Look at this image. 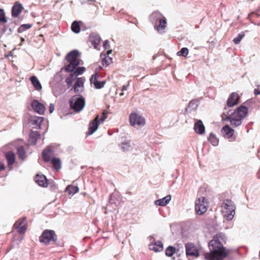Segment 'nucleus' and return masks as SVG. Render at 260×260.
<instances>
[{"label":"nucleus","instance_id":"obj_1","mask_svg":"<svg viewBox=\"0 0 260 260\" xmlns=\"http://www.w3.org/2000/svg\"><path fill=\"white\" fill-rule=\"evenodd\" d=\"M223 216L228 221L232 220L235 215L236 206L231 200H224L221 205Z\"/></svg>","mask_w":260,"mask_h":260},{"label":"nucleus","instance_id":"obj_2","mask_svg":"<svg viewBox=\"0 0 260 260\" xmlns=\"http://www.w3.org/2000/svg\"><path fill=\"white\" fill-rule=\"evenodd\" d=\"M79 52L74 50L70 52L66 56V59L69 64L64 67L67 72H74L76 67L80 64V60L78 59Z\"/></svg>","mask_w":260,"mask_h":260},{"label":"nucleus","instance_id":"obj_3","mask_svg":"<svg viewBox=\"0 0 260 260\" xmlns=\"http://www.w3.org/2000/svg\"><path fill=\"white\" fill-rule=\"evenodd\" d=\"M210 248V252L206 253L205 257L207 260H221L225 258L230 252V250L226 249L223 246L222 248L216 249Z\"/></svg>","mask_w":260,"mask_h":260},{"label":"nucleus","instance_id":"obj_4","mask_svg":"<svg viewBox=\"0 0 260 260\" xmlns=\"http://www.w3.org/2000/svg\"><path fill=\"white\" fill-rule=\"evenodd\" d=\"M71 108L78 113L80 112L85 106V99L80 95H74L70 100Z\"/></svg>","mask_w":260,"mask_h":260},{"label":"nucleus","instance_id":"obj_5","mask_svg":"<svg viewBox=\"0 0 260 260\" xmlns=\"http://www.w3.org/2000/svg\"><path fill=\"white\" fill-rule=\"evenodd\" d=\"M226 237L223 233H220L216 234L209 243V247L212 248V249H216L222 248L223 244L225 243Z\"/></svg>","mask_w":260,"mask_h":260},{"label":"nucleus","instance_id":"obj_6","mask_svg":"<svg viewBox=\"0 0 260 260\" xmlns=\"http://www.w3.org/2000/svg\"><path fill=\"white\" fill-rule=\"evenodd\" d=\"M57 236L53 230H45L40 237V241L45 244H49L51 241H56Z\"/></svg>","mask_w":260,"mask_h":260},{"label":"nucleus","instance_id":"obj_7","mask_svg":"<svg viewBox=\"0 0 260 260\" xmlns=\"http://www.w3.org/2000/svg\"><path fill=\"white\" fill-rule=\"evenodd\" d=\"M131 125L135 127L143 126L145 124V119L141 115L136 113H131L129 115Z\"/></svg>","mask_w":260,"mask_h":260},{"label":"nucleus","instance_id":"obj_8","mask_svg":"<svg viewBox=\"0 0 260 260\" xmlns=\"http://www.w3.org/2000/svg\"><path fill=\"white\" fill-rule=\"evenodd\" d=\"M208 203L205 197L199 198L196 202L195 210L199 215H202L207 209Z\"/></svg>","mask_w":260,"mask_h":260},{"label":"nucleus","instance_id":"obj_9","mask_svg":"<svg viewBox=\"0 0 260 260\" xmlns=\"http://www.w3.org/2000/svg\"><path fill=\"white\" fill-rule=\"evenodd\" d=\"M243 120L231 111L228 112V115L225 118H222L223 121L230 120L231 124L234 127L241 125Z\"/></svg>","mask_w":260,"mask_h":260},{"label":"nucleus","instance_id":"obj_10","mask_svg":"<svg viewBox=\"0 0 260 260\" xmlns=\"http://www.w3.org/2000/svg\"><path fill=\"white\" fill-rule=\"evenodd\" d=\"M14 227L16 230H17V232L19 233H25L27 230L26 217H24L22 219H20L17 221L15 223Z\"/></svg>","mask_w":260,"mask_h":260},{"label":"nucleus","instance_id":"obj_11","mask_svg":"<svg viewBox=\"0 0 260 260\" xmlns=\"http://www.w3.org/2000/svg\"><path fill=\"white\" fill-rule=\"evenodd\" d=\"M221 133L222 136L228 139L230 141H233L235 140L233 137L234 131L229 125L227 124L224 126L221 129Z\"/></svg>","mask_w":260,"mask_h":260},{"label":"nucleus","instance_id":"obj_12","mask_svg":"<svg viewBox=\"0 0 260 260\" xmlns=\"http://www.w3.org/2000/svg\"><path fill=\"white\" fill-rule=\"evenodd\" d=\"M185 250L186 255L188 256H199V252L198 249L194 245L191 243H188L185 244Z\"/></svg>","mask_w":260,"mask_h":260},{"label":"nucleus","instance_id":"obj_13","mask_svg":"<svg viewBox=\"0 0 260 260\" xmlns=\"http://www.w3.org/2000/svg\"><path fill=\"white\" fill-rule=\"evenodd\" d=\"M44 120L43 117H39L36 116H30L29 119V121L30 125L33 128H41V123Z\"/></svg>","mask_w":260,"mask_h":260},{"label":"nucleus","instance_id":"obj_14","mask_svg":"<svg viewBox=\"0 0 260 260\" xmlns=\"http://www.w3.org/2000/svg\"><path fill=\"white\" fill-rule=\"evenodd\" d=\"M33 110L40 114H43L45 111L44 105L37 100H34L31 103Z\"/></svg>","mask_w":260,"mask_h":260},{"label":"nucleus","instance_id":"obj_15","mask_svg":"<svg viewBox=\"0 0 260 260\" xmlns=\"http://www.w3.org/2000/svg\"><path fill=\"white\" fill-rule=\"evenodd\" d=\"M158 25L156 24L154 25L155 29L160 34H162L165 32V29L167 27V20L164 17L161 19V21H159L157 22Z\"/></svg>","mask_w":260,"mask_h":260},{"label":"nucleus","instance_id":"obj_16","mask_svg":"<svg viewBox=\"0 0 260 260\" xmlns=\"http://www.w3.org/2000/svg\"><path fill=\"white\" fill-rule=\"evenodd\" d=\"M100 122H99V116H97L95 119L91 121L89 125L88 134L92 135L98 129Z\"/></svg>","mask_w":260,"mask_h":260},{"label":"nucleus","instance_id":"obj_17","mask_svg":"<svg viewBox=\"0 0 260 260\" xmlns=\"http://www.w3.org/2000/svg\"><path fill=\"white\" fill-rule=\"evenodd\" d=\"M248 110L246 107L244 106H241L237 108L236 110H235L233 113L244 119L248 114Z\"/></svg>","mask_w":260,"mask_h":260},{"label":"nucleus","instance_id":"obj_18","mask_svg":"<svg viewBox=\"0 0 260 260\" xmlns=\"http://www.w3.org/2000/svg\"><path fill=\"white\" fill-rule=\"evenodd\" d=\"M120 149L124 152L132 150L134 146V144L131 141L125 140L119 144Z\"/></svg>","mask_w":260,"mask_h":260},{"label":"nucleus","instance_id":"obj_19","mask_svg":"<svg viewBox=\"0 0 260 260\" xmlns=\"http://www.w3.org/2000/svg\"><path fill=\"white\" fill-rule=\"evenodd\" d=\"M164 17V16L160 13L158 11H155L150 15L149 19L154 26L159 21H161V19Z\"/></svg>","mask_w":260,"mask_h":260},{"label":"nucleus","instance_id":"obj_20","mask_svg":"<svg viewBox=\"0 0 260 260\" xmlns=\"http://www.w3.org/2000/svg\"><path fill=\"white\" fill-rule=\"evenodd\" d=\"M239 99V95L236 92L232 93L228 100L227 105L229 107H231L235 106L238 103Z\"/></svg>","mask_w":260,"mask_h":260},{"label":"nucleus","instance_id":"obj_21","mask_svg":"<svg viewBox=\"0 0 260 260\" xmlns=\"http://www.w3.org/2000/svg\"><path fill=\"white\" fill-rule=\"evenodd\" d=\"M194 132L199 135H202L205 133V127L201 120H198L194 123L193 127Z\"/></svg>","mask_w":260,"mask_h":260},{"label":"nucleus","instance_id":"obj_22","mask_svg":"<svg viewBox=\"0 0 260 260\" xmlns=\"http://www.w3.org/2000/svg\"><path fill=\"white\" fill-rule=\"evenodd\" d=\"M84 81L83 78H77L74 87L75 92L80 93L83 91Z\"/></svg>","mask_w":260,"mask_h":260},{"label":"nucleus","instance_id":"obj_23","mask_svg":"<svg viewBox=\"0 0 260 260\" xmlns=\"http://www.w3.org/2000/svg\"><path fill=\"white\" fill-rule=\"evenodd\" d=\"M6 158L8 163V167L10 170H12L13 164L16 159L15 153L12 151H9L6 154Z\"/></svg>","mask_w":260,"mask_h":260},{"label":"nucleus","instance_id":"obj_24","mask_svg":"<svg viewBox=\"0 0 260 260\" xmlns=\"http://www.w3.org/2000/svg\"><path fill=\"white\" fill-rule=\"evenodd\" d=\"M23 6L19 2H17L15 3L12 8V16L13 17H17L21 12Z\"/></svg>","mask_w":260,"mask_h":260},{"label":"nucleus","instance_id":"obj_25","mask_svg":"<svg viewBox=\"0 0 260 260\" xmlns=\"http://www.w3.org/2000/svg\"><path fill=\"white\" fill-rule=\"evenodd\" d=\"M35 181L39 186L46 187L47 185V178L44 175H37Z\"/></svg>","mask_w":260,"mask_h":260},{"label":"nucleus","instance_id":"obj_26","mask_svg":"<svg viewBox=\"0 0 260 260\" xmlns=\"http://www.w3.org/2000/svg\"><path fill=\"white\" fill-rule=\"evenodd\" d=\"M40 134L36 131H31L29 134L28 142L31 145H35L37 140L40 137Z\"/></svg>","mask_w":260,"mask_h":260},{"label":"nucleus","instance_id":"obj_27","mask_svg":"<svg viewBox=\"0 0 260 260\" xmlns=\"http://www.w3.org/2000/svg\"><path fill=\"white\" fill-rule=\"evenodd\" d=\"M149 248L150 250H153L155 252H159L163 249V244L160 241H158L149 244Z\"/></svg>","mask_w":260,"mask_h":260},{"label":"nucleus","instance_id":"obj_28","mask_svg":"<svg viewBox=\"0 0 260 260\" xmlns=\"http://www.w3.org/2000/svg\"><path fill=\"white\" fill-rule=\"evenodd\" d=\"M171 200V195H168L162 199H160L155 201V205L156 206H165L168 204H169V203L170 202Z\"/></svg>","mask_w":260,"mask_h":260},{"label":"nucleus","instance_id":"obj_29","mask_svg":"<svg viewBox=\"0 0 260 260\" xmlns=\"http://www.w3.org/2000/svg\"><path fill=\"white\" fill-rule=\"evenodd\" d=\"M101 37L98 34H92L90 36V40L95 49H97L101 42Z\"/></svg>","mask_w":260,"mask_h":260},{"label":"nucleus","instance_id":"obj_30","mask_svg":"<svg viewBox=\"0 0 260 260\" xmlns=\"http://www.w3.org/2000/svg\"><path fill=\"white\" fill-rule=\"evenodd\" d=\"M52 155V151L49 148L44 150L42 153V157L45 162L49 161Z\"/></svg>","mask_w":260,"mask_h":260},{"label":"nucleus","instance_id":"obj_31","mask_svg":"<svg viewBox=\"0 0 260 260\" xmlns=\"http://www.w3.org/2000/svg\"><path fill=\"white\" fill-rule=\"evenodd\" d=\"M30 80L31 82V83L33 85L34 87L36 90L40 91L42 89V85L40 81L36 76H33L31 77L30 78Z\"/></svg>","mask_w":260,"mask_h":260},{"label":"nucleus","instance_id":"obj_32","mask_svg":"<svg viewBox=\"0 0 260 260\" xmlns=\"http://www.w3.org/2000/svg\"><path fill=\"white\" fill-rule=\"evenodd\" d=\"M208 141L213 146H216L218 145L219 140L216 136L212 133H210L208 138Z\"/></svg>","mask_w":260,"mask_h":260},{"label":"nucleus","instance_id":"obj_33","mask_svg":"<svg viewBox=\"0 0 260 260\" xmlns=\"http://www.w3.org/2000/svg\"><path fill=\"white\" fill-rule=\"evenodd\" d=\"M65 191L68 192L69 194L74 195L79 191V188L76 186L68 185Z\"/></svg>","mask_w":260,"mask_h":260},{"label":"nucleus","instance_id":"obj_34","mask_svg":"<svg viewBox=\"0 0 260 260\" xmlns=\"http://www.w3.org/2000/svg\"><path fill=\"white\" fill-rule=\"evenodd\" d=\"M51 164L54 168L56 170H58L61 168V161L58 158H53L51 159Z\"/></svg>","mask_w":260,"mask_h":260},{"label":"nucleus","instance_id":"obj_35","mask_svg":"<svg viewBox=\"0 0 260 260\" xmlns=\"http://www.w3.org/2000/svg\"><path fill=\"white\" fill-rule=\"evenodd\" d=\"M71 29L76 34L79 33L81 30V27L79 22L77 21H74L72 24Z\"/></svg>","mask_w":260,"mask_h":260},{"label":"nucleus","instance_id":"obj_36","mask_svg":"<svg viewBox=\"0 0 260 260\" xmlns=\"http://www.w3.org/2000/svg\"><path fill=\"white\" fill-rule=\"evenodd\" d=\"M76 77L77 76L73 73H71L70 75L66 78V82L68 85L69 88L70 86L72 85L73 81L76 79Z\"/></svg>","mask_w":260,"mask_h":260},{"label":"nucleus","instance_id":"obj_37","mask_svg":"<svg viewBox=\"0 0 260 260\" xmlns=\"http://www.w3.org/2000/svg\"><path fill=\"white\" fill-rule=\"evenodd\" d=\"M17 153L20 159L23 160L25 157V151L23 147H19L17 148Z\"/></svg>","mask_w":260,"mask_h":260},{"label":"nucleus","instance_id":"obj_38","mask_svg":"<svg viewBox=\"0 0 260 260\" xmlns=\"http://www.w3.org/2000/svg\"><path fill=\"white\" fill-rule=\"evenodd\" d=\"M32 26V24H24L21 25L18 29V32L19 33H21L30 28Z\"/></svg>","mask_w":260,"mask_h":260},{"label":"nucleus","instance_id":"obj_39","mask_svg":"<svg viewBox=\"0 0 260 260\" xmlns=\"http://www.w3.org/2000/svg\"><path fill=\"white\" fill-rule=\"evenodd\" d=\"M175 251L176 249L174 247L169 246L166 250V254L168 256L171 257L175 253Z\"/></svg>","mask_w":260,"mask_h":260},{"label":"nucleus","instance_id":"obj_40","mask_svg":"<svg viewBox=\"0 0 260 260\" xmlns=\"http://www.w3.org/2000/svg\"><path fill=\"white\" fill-rule=\"evenodd\" d=\"M106 83L105 81H99L98 80H96L95 82L92 83L91 84H93L94 87L96 89H101L102 88Z\"/></svg>","mask_w":260,"mask_h":260},{"label":"nucleus","instance_id":"obj_41","mask_svg":"<svg viewBox=\"0 0 260 260\" xmlns=\"http://www.w3.org/2000/svg\"><path fill=\"white\" fill-rule=\"evenodd\" d=\"M188 49L186 47H183L177 53V55L179 56L186 57L188 54Z\"/></svg>","mask_w":260,"mask_h":260},{"label":"nucleus","instance_id":"obj_42","mask_svg":"<svg viewBox=\"0 0 260 260\" xmlns=\"http://www.w3.org/2000/svg\"><path fill=\"white\" fill-rule=\"evenodd\" d=\"M245 36V34L244 32H241L238 35L237 37L233 39V42L235 44H238L240 43L241 40L244 38Z\"/></svg>","mask_w":260,"mask_h":260},{"label":"nucleus","instance_id":"obj_43","mask_svg":"<svg viewBox=\"0 0 260 260\" xmlns=\"http://www.w3.org/2000/svg\"><path fill=\"white\" fill-rule=\"evenodd\" d=\"M198 106V102L197 100L191 101L188 104V108L191 110H196Z\"/></svg>","mask_w":260,"mask_h":260},{"label":"nucleus","instance_id":"obj_44","mask_svg":"<svg viewBox=\"0 0 260 260\" xmlns=\"http://www.w3.org/2000/svg\"><path fill=\"white\" fill-rule=\"evenodd\" d=\"M85 70L84 67H76L73 73L76 76L82 74Z\"/></svg>","mask_w":260,"mask_h":260},{"label":"nucleus","instance_id":"obj_45","mask_svg":"<svg viewBox=\"0 0 260 260\" xmlns=\"http://www.w3.org/2000/svg\"><path fill=\"white\" fill-rule=\"evenodd\" d=\"M112 62V58L110 57H105L102 59L103 66H108Z\"/></svg>","mask_w":260,"mask_h":260},{"label":"nucleus","instance_id":"obj_46","mask_svg":"<svg viewBox=\"0 0 260 260\" xmlns=\"http://www.w3.org/2000/svg\"><path fill=\"white\" fill-rule=\"evenodd\" d=\"M0 21L4 23L7 22L4 10L2 9H0Z\"/></svg>","mask_w":260,"mask_h":260},{"label":"nucleus","instance_id":"obj_47","mask_svg":"<svg viewBox=\"0 0 260 260\" xmlns=\"http://www.w3.org/2000/svg\"><path fill=\"white\" fill-rule=\"evenodd\" d=\"M98 78L99 75L97 73H95V74H93L91 76V78L90 79L91 83L95 82L96 80H98Z\"/></svg>","mask_w":260,"mask_h":260},{"label":"nucleus","instance_id":"obj_48","mask_svg":"<svg viewBox=\"0 0 260 260\" xmlns=\"http://www.w3.org/2000/svg\"><path fill=\"white\" fill-rule=\"evenodd\" d=\"M106 118H107L106 114L105 112H104V113H103L102 116L100 117L99 122H100V123H101L103 122Z\"/></svg>","mask_w":260,"mask_h":260},{"label":"nucleus","instance_id":"obj_49","mask_svg":"<svg viewBox=\"0 0 260 260\" xmlns=\"http://www.w3.org/2000/svg\"><path fill=\"white\" fill-rule=\"evenodd\" d=\"M256 87L254 90V93L256 96L260 94V85H256Z\"/></svg>","mask_w":260,"mask_h":260},{"label":"nucleus","instance_id":"obj_50","mask_svg":"<svg viewBox=\"0 0 260 260\" xmlns=\"http://www.w3.org/2000/svg\"><path fill=\"white\" fill-rule=\"evenodd\" d=\"M50 113H52L54 110V106L53 104H50L49 109Z\"/></svg>","mask_w":260,"mask_h":260},{"label":"nucleus","instance_id":"obj_51","mask_svg":"<svg viewBox=\"0 0 260 260\" xmlns=\"http://www.w3.org/2000/svg\"><path fill=\"white\" fill-rule=\"evenodd\" d=\"M5 169V166L3 162L0 161V172Z\"/></svg>","mask_w":260,"mask_h":260},{"label":"nucleus","instance_id":"obj_52","mask_svg":"<svg viewBox=\"0 0 260 260\" xmlns=\"http://www.w3.org/2000/svg\"><path fill=\"white\" fill-rule=\"evenodd\" d=\"M128 86H129V83H128V84H126V85H123V86H122V89H121V90H122V91H125V90H126L127 89V88H128Z\"/></svg>","mask_w":260,"mask_h":260},{"label":"nucleus","instance_id":"obj_53","mask_svg":"<svg viewBox=\"0 0 260 260\" xmlns=\"http://www.w3.org/2000/svg\"><path fill=\"white\" fill-rule=\"evenodd\" d=\"M108 43H109L108 40H106L104 42L103 47L105 48V49L107 48V46L108 45Z\"/></svg>","mask_w":260,"mask_h":260},{"label":"nucleus","instance_id":"obj_54","mask_svg":"<svg viewBox=\"0 0 260 260\" xmlns=\"http://www.w3.org/2000/svg\"><path fill=\"white\" fill-rule=\"evenodd\" d=\"M257 177L258 179H260V170L257 173Z\"/></svg>","mask_w":260,"mask_h":260},{"label":"nucleus","instance_id":"obj_55","mask_svg":"<svg viewBox=\"0 0 260 260\" xmlns=\"http://www.w3.org/2000/svg\"><path fill=\"white\" fill-rule=\"evenodd\" d=\"M112 52V50H108L107 51V54L109 55V54H110Z\"/></svg>","mask_w":260,"mask_h":260},{"label":"nucleus","instance_id":"obj_56","mask_svg":"<svg viewBox=\"0 0 260 260\" xmlns=\"http://www.w3.org/2000/svg\"><path fill=\"white\" fill-rule=\"evenodd\" d=\"M123 95V92H122L120 94V96H122Z\"/></svg>","mask_w":260,"mask_h":260}]
</instances>
